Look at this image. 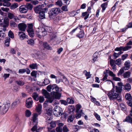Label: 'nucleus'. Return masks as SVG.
<instances>
[{
  "mask_svg": "<svg viewBox=\"0 0 132 132\" xmlns=\"http://www.w3.org/2000/svg\"><path fill=\"white\" fill-rule=\"evenodd\" d=\"M94 115L95 116L97 120L99 121L101 120L100 116L96 112H94Z\"/></svg>",
  "mask_w": 132,
  "mask_h": 132,
  "instance_id": "obj_42",
  "label": "nucleus"
},
{
  "mask_svg": "<svg viewBox=\"0 0 132 132\" xmlns=\"http://www.w3.org/2000/svg\"><path fill=\"white\" fill-rule=\"evenodd\" d=\"M18 26L19 30L22 31H24L27 27L26 24L24 23H19L18 25Z\"/></svg>",
  "mask_w": 132,
  "mask_h": 132,
  "instance_id": "obj_11",
  "label": "nucleus"
},
{
  "mask_svg": "<svg viewBox=\"0 0 132 132\" xmlns=\"http://www.w3.org/2000/svg\"><path fill=\"white\" fill-rule=\"evenodd\" d=\"M124 68H121L119 70L118 73V75L119 76L120 75H121L124 72Z\"/></svg>",
  "mask_w": 132,
  "mask_h": 132,
  "instance_id": "obj_53",
  "label": "nucleus"
},
{
  "mask_svg": "<svg viewBox=\"0 0 132 132\" xmlns=\"http://www.w3.org/2000/svg\"><path fill=\"white\" fill-rule=\"evenodd\" d=\"M11 26L12 28L15 27L17 26V24L14 22L13 21H11L10 22Z\"/></svg>",
  "mask_w": 132,
  "mask_h": 132,
  "instance_id": "obj_43",
  "label": "nucleus"
},
{
  "mask_svg": "<svg viewBox=\"0 0 132 132\" xmlns=\"http://www.w3.org/2000/svg\"><path fill=\"white\" fill-rule=\"evenodd\" d=\"M42 107V105L40 104H38L36 107V110L38 113V114H37L38 115L40 114L41 113Z\"/></svg>",
  "mask_w": 132,
  "mask_h": 132,
  "instance_id": "obj_17",
  "label": "nucleus"
},
{
  "mask_svg": "<svg viewBox=\"0 0 132 132\" xmlns=\"http://www.w3.org/2000/svg\"><path fill=\"white\" fill-rule=\"evenodd\" d=\"M32 97L35 100H37L38 99V95L36 93L33 94Z\"/></svg>",
  "mask_w": 132,
  "mask_h": 132,
  "instance_id": "obj_40",
  "label": "nucleus"
},
{
  "mask_svg": "<svg viewBox=\"0 0 132 132\" xmlns=\"http://www.w3.org/2000/svg\"><path fill=\"white\" fill-rule=\"evenodd\" d=\"M18 35L20 39L23 40L27 38V36H26L25 33L23 32L19 31L18 32Z\"/></svg>",
  "mask_w": 132,
  "mask_h": 132,
  "instance_id": "obj_16",
  "label": "nucleus"
},
{
  "mask_svg": "<svg viewBox=\"0 0 132 132\" xmlns=\"http://www.w3.org/2000/svg\"><path fill=\"white\" fill-rule=\"evenodd\" d=\"M74 114L70 116L67 119V121L68 122H72L74 120Z\"/></svg>",
  "mask_w": 132,
  "mask_h": 132,
  "instance_id": "obj_27",
  "label": "nucleus"
},
{
  "mask_svg": "<svg viewBox=\"0 0 132 132\" xmlns=\"http://www.w3.org/2000/svg\"><path fill=\"white\" fill-rule=\"evenodd\" d=\"M121 63L122 59H119L116 60L115 63L119 66L121 64Z\"/></svg>",
  "mask_w": 132,
  "mask_h": 132,
  "instance_id": "obj_35",
  "label": "nucleus"
},
{
  "mask_svg": "<svg viewBox=\"0 0 132 132\" xmlns=\"http://www.w3.org/2000/svg\"><path fill=\"white\" fill-rule=\"evenodd\" d=\"M107 3H104L101 4V6L102 8V12H103L105 10L106 8L107 7Z\"/></svg>",
  "mask_w": 132,
  "mask_h": 132,
  "instance_id": "obj_36",
  "label": "nucleus"
},
{
  "mask_svg": "<svg viewBox=\"0 0 132 132\" xmlns=\"http://www.w3.org/2000/svg\"><path fill=\"white\" fill-rule=\"evenodd\" d=\"M33 25L32 24H28L27 31L28 33L29 36L31 37H33L34 36V33L33 29Z\"/></svg>",
  "mask_w": 132,
  "mask_h": 132,
  "instance_id": "obj_7",
  "label": "nucleus"
},
{
  "mask_svg": "<svg viewBox=\"0 0 132 132\" xmlns=\"http://www.w3.org/2000/svg\"><path fill=\"white\" fill-rule=\"evenodd\" d=\"M19 12L22 13H26L28 11V9L25 5H23L20 6L19 8Z\"/></svg>",
  "mask_w": 132,
  "mask_h": 132,
  "instance_id": "obj_10",
  "label": "nucleus"
},
{
  "mask_svg": "<svg viewBox=\"0 0 132 132\" xmlns=\"http://www.w3.org/2000/svg\"><path fill=\"white\" fill-rule=\"evenodd\" d=\"M63 81V80L59 78L58 77L55 79V82L57 84H59L60 82H62Z\"/></svg>",
  "mask_w": 132,
  "mask_h": 132,
  "instance_id": "obj_46",
  "label": "nucleus"
},
{
  "mask_svg": "<svg viewBox=\"0 0 132 132\" xmlns=\"http://www.w3.org/2000/svg\"><path fill=\"white\" fill-rule=\"evenodd\" d=\"M120 89L118 88L117 87L114 88V86L113 85L112 89L109 91L108 94V95L109 99L111 100H113L118 98L119 93H120Z\"/></svg>",
  "mask_w": 132,
  "mask_h": 132,
  "instance_id": "obj_3",
  "label": "nucleus"
},
{
  "mask_svg": "<svg viewBox=\"0 0 132 132\" xmlns=\"http://www.w3.org/2000/svg\"><path fill=\"white\" fill-rule=\"evenodd\" d=\"M120 106L122 110H125L126 109V107L125 105L123 103H121L120 104Z\"/></svg>",
  "mask_w": 132,
  "mask_h": 132,
  "instance_id": "obj_57",
  "label": "nucleus"
},
{
  "mask_svg": "<svg viewBox=\"0 0 132 132\" xmlns=\"http://www.w3.org/2000/svg\"><path fill=\"white\" fill-rule=\"evenodd\" d=\"M130 74L131 72H130L129 71H126L123 73V76L124 78H128L130 76Z\"/></svg>",
  "mask_w": 132,
  "mask_h": 132,
  "instance_id": "obj_23",
  "label": "nucleus"
},
{
  "mask_svg": "<svg viewBox=\"0 0 132 132\" xmlns=\"http://www.w3.org/2000/svg\"><path fill=\"white\" fill-rule=\"evenodd\" d=\"M31 75L32 76L34 77H36V72L35 71H33L31 73Z\"/></svg>",
  "mask_w": 132,
  "mask_h": 132,
  "instance_id": "obj_64",
  "label": "nucleus"
},
{
  "mask_svg": "<svg viewBox=\"0 0 132 132\" xmlns=\"http://www.w3.org/2000/svg\"><path fill=\"white\" fill-rule=\"evenodd\" d=\"M40 43L45 48L47 49L51 50L52 49L51 47H50L49 45L45 42H42Z\"/></svg>",
  "mask_w": 132,
  "mask_h": 132,
  "instance_id": "obj_19",
  "label": "nucleus"
},
{
  "mask_svg": "<svg viewBox=\"0 0 132 132\" xmlns=\"http://www.w3.org/2000/svg\"><path fill=\"white\" fill-rule=\"evenodd\" d=\"M63 82L64 84L66 85H68L69 84V82L66 77L65 76H63Z\"/></svg>",
  "mask_w": 132,
  "mask_h": 132,
  "instance_id": "obj_41",
  "label": "nucleus"
},
{
  "mask_svg": "<svg viewBox=\"0 0 132 132\" xmlns=\"http://www.w3.org/2000/svg\"><path fill=\"white\" fill-rule=\"evenodd\" d=\"M106 72L109 73L110 76L112 77H113L115 76V75L111 71H109L108 70H106Z\"/></svg>",
  "mask_w": 132,
  "mask_h": 132,
  "instance_id": "obj_37",
  "label": "nucleus"
},
{
  "mask_svg": "<svg viewBox=\"0 0 132 132\" xmlns=\"http://www.w3.org/2000/svg\"><path fill=\"white\" fill-rule=\"evenodd\" d=\"M69 109L70 112L74 113V107L73 105H70L69 106Z\"/></svg>",
  "mask_w": 132,
  "mask_h": 132,
  "instance_id": "obj_48",
  "label": "nucleus"
},
{
  "mask_svg": "<svg viewBox=\"0 0 132 132\" xmlns=\"http://www.w3.org/2000/svg\"><path fill=\"white\" fill-rule=\"evenodd\" d=\"M38 114L37 113H34L32 117V120L34 124L35 125L31 129V130L33 132H34L37 129V127L36 125L37 124V118Z\"/></svg>",
  "mask_w": 132,
  "mask_h": 132,
  "instance_id": "obj_5",
  "label": "nucleus"
},
{
  "mask_svg": "<svg viewBox=\"0 0 132 132\" xmlns=\"http://www.w3.org/2000/svg\"><path fill=\"white\" fill-rule=\"evenodd\" d=\"M123 89L127 91H129L131 89V86L129 84H126L124 86V88Z\"/></svg>",
  "mask_w": 132,
  "mask_h": 132,
  "instance_id": "obj_22",
  "label": "nucleus"
},
{
  "mask_svg": "<svg viewBox=\"0 0 132 132\" xmlns=\"http://www.w3.org/2000/svg\"><path fill=\"white\" fill-rule=\"evenodd\" d=\"M125 98L128 101H131L132 98L131 94L129 93H127L126 94Z\"/></svg>",
  "mask_w": 132,
  "mask_h": 132,
  "instance_id": "obj_31",
  "label": "nucleus"
},
{
  "mask_svg": "<svg viewBox=\"0 0 132 132\" xmlns=\"http://www.w3.org/2000/svg\"><path fill=\"white\" fill-rule=\"evenodd\" d=\"M5 34L2 31L0 30V40L3 38L5 36Z\"/></svg>",
  "mask_w": 132,
  "mask_h": 132,
  "instance_id": "obj_50",
  "label": "nucleus"
},
{
  "mask_svg": "<svg viewBox=\"0 0 132 132\" xmlns=\"http://www.w3.org/2000/svg\"><path fill=\"white\" fill-rule=\"evenodd\" d=\"M62 110L61 107L58 106L55 107L53 110V113L56 117H59L62 114Z\"/></svg>",
  "mask_w": 132,
  "mask_h": 132,
  "instance_id": "obj_6",
  "label": "nucleus"
},
{
  "mask_svg": "<svg viewBox=\"0 0 132 132\" xmlns=\"http://www.w3.org/2000/svg\"><path fill=\"white\" fill-rule=\"evenodd\" d=\"M60 12V9L58 8H54L51 10L49 13V16H52L54 14H57Z\"/></svg>",
  "mask_w": 132,
  "mask_h": 132,
  "instance_id": "obj_8",
  "label": "nucleus"
},
{
  "mask_svg": "<svg viewBox=\"0 0 132 132\" xmlns=\"http://www.w3.org/2000/svg\"><path fill=\"white\" fill-rule=\"evenodd\" d=\"M25 113L26 116L27 117H29L31 114V112L29 110H27Z\"/></svg>",
  "mask_w": 132,
  "mask_h": 132,
  "instance_id": "obj_44",
  "label": "nucleus"
},
{
  "mask_svg": "<svg viewBox=\"0 0 132 132\" xmlns=\"http://www.w3.org/2000/svg\"><path fill=\"white\" fill-rule=\"evenodd\" d=\"M68 102L70 104H73L74 103V101L73 99L68 98L67 99Z\"/></svg>",
  "mask_w": 132,
  "mask_h": 132,
  "instance_id": "obj_60",
  "label": "nucleus"
},
{
  "mask_svg": "<svg viewBox=\"0 0 132 132\" xmlns=\"http://www.w3.org/2000/svg\"><path fill=\"white\" fill-rule=\"evenodd\" d=\"M10 106V103L9 101H7L2 105L0 103V112L2 114L5 113L8 110Z\"/></svg>",
  "mask_w": 132,
  "mask_h": 132,
  "instance_id": "obj_4",
  "label": "nucleus"
},
{
  "mask_svg": "<svg viewBox=\"0 0 132 132\" xmlns=\"http://www.w3.org/2000/svg\"><path fill=\"white\" fill-rule=\"evenodd\" d=\"M43 9L40 5L37 6L34 8L35 12L36 13H39L41 12Z\"/></svg>",
  "mask_w": 132,
  "mask_h": 132,
  "instance_id": "obj_18",
  "label": "nucleus"
},
{
  "mask_svg": "<svg viewBox=\"0 0 132 132\" xmlns=\"http://www.w3.org/2000/svg\"><path fill=\"white\" fill-rule=\"evenodd\" d=\"M40 54V52L39 51L34 50V52L31 54V55L34 58H37L39 56Z\"/></svg>",
  "mask_w": 132,
  "mask_h": 132,
  "instance_id": "obj_14",
  "label": "nucleus"
},
{
  "mask_svg": "<svg viewBox=\"0 0 132 132\" xmlns=\"http://www.w3.org/2000/svg\"><path fill=\"white\" fill-rule=\"evenodd\" d=\"M47 9L46 8L43 9L42 11L39 13V18L41 19L45 18V15L44 13L45 12H47Z\"/></svg>",
  "mask_w": 132,
  "mask_h": 132,
  "instance_id": "obj_12",
  "label": "nucleus"
},
{
  "mask_svg": "<svg viewBox=\"0 0 132 132\" xmlns=\"http://www.w3.org/2000/svg\"><path fill=\"white\" fill-rule=\"evenodd\" d=\"M131 46H126L125 47L121 46L119 47H117L115 49V50L120 51L122 50H123V51H125L131 48Z\"/></svg>",
  "mask_w": 132,
  "mask_h": 132,
  "instance_id": "obj_9",
  "label": "nucleus"
},
{
  "mask_svg": "<svg viewBox=\"0 0 132 132\" xmlns=\"http://www.w3.org/2000/svg\"><path fill=\"white\" fill-rule=\"evenodd\" d=\"M84 36V34L82 32H80L77 35V37L79 38H82Z\"/></svg>",
  "mask_w": 132,
  "mask_h": 132,
  "instance_id": "obj_52",
  "label": "nucleus"
},
{
  "mask_svg": "<svg viewBox=\"0 0 132 132\" xmlns=\"http://www.w3.org/2000/svg\"><path fill=\"white\" fill-rule=\"evenodd\" d=\"M32 104V101L30 98L27 99L26 101V105L28 108H31Z\"/></svg>",
  "mask_w": 132,
  "mask_h": 132,
  "instance_id": "obj_13",
  "label": "nucleus"
},
{
  "mask_svg": "<svg viewBox=\"0 0 132 132\" xmlns=\"http://www.w3.org/2000/svg\"><path fill=\"white\" fill-rule=\"evenodd\" d=\"M25 6L28 9H28L31 10L33 8V6L31 4L29 3H27Z\"/></svg>",
  "mask_w": 132,
  "mask_h": 132,
  "instance_id": "obj_34",
  "label": "nucleus"
},
{
  "mask_svg": "<svg viewBox=\"0 0 132 132\" xmlns=\"http://www.w3.org/2000/svg\"><path fill=\"white\" fill-rule=\"evenodd\" d=\"M8 34L9 36L11 38H13L14 37V34L11 30L9 31Z\"/></svg>",
  "mask_w": 132,
  "mask_h": 132,
  "instance_id": "obj_55",
  "label": "nucleus"
},
{
  "mask_svg": "<svg viewBox=\"0 0 132 132\" xmlns=\"http://www.w3.org/2000/svg\"><path fill=\"white\" fill-rule=\"evenodd\" d=\"M76 112L77 113L76 115V118L77 119L81 117V113L84 114L82 112V110H80L79 112Z\"/></svg>",
  "mask_w": 132,
  "mask_h": 132,
  "instance_id": "obj_21",
  "label": "nucleus"
},
{
  "mask_svg": "<svg viewBox=\"0 0 132 132\" xmlns=\"http://www.w3.org/2000/svg\"><path fill=\"white\" fill-rule=\"evenodd\" d=\"M50 82V80L48 79H46L44 80L43 83V85L44 86L46 85L49 84Z\"/></svg>",
  "mask_w": 132,
  "mask_h": 132,
  "instance_id": "obj_39",
  "label": "nucleus"
},
{
  "mask_svg": "<svg viewBox=\"0 0 132 132\" xmlns=\"http://www.w3.org/2000/svg\"><path fill=\"white\" fill-rule=\"evenodd\" d=\"M89 13H88L87 12H83L82 13V17L85 16L84 19L85 20L87 19L89 17Z\"/></svg>",
  "mask_w": 132,
  "mask_h": 132,
  "instance_id": "obj_28",
  "label": "nucleus"
},
{
  "mask_svg": "<svg viewBox=\"0 0 132 132\" xmlns=\"http://www.w3.org/2000/svg\"><path fill=\"white\" fill-rule=\"evenodd\" d=\"M18 6V4L16 3H15L11 5V9H14L17 7Z\"/></svg>",
  "mask_w": 132,
  "mask_h": 132,
  "instance_id": "obj_45",
  "label": "nucleus"
},
{
  "mask_svg": "<svg viewBox=\"0 0 132 132\" xmlns=\"http://www.w3.org/2000/svg\"><path fill=\"white\" fill-rule=\"evenodd\" d=\"M29 67L31 69H34L37 68V65L36 63H33L30 64L29 65Z\"/></svg>",
  "mask_w": 132,
  "mask_h": 132,
  "instance_id": "obj_32",
  "label": "nucleus"
},
{
  "mask_svg": "<svg viewBox=\"0 0 132 132\" xmlns=\"http://www.w3.org/2000/svg\"><path fill=\"white\" fill-rule=\"evenodd\" d=\"M46 114L49 116H50L52 113V109L50 108L47 109L46 111Z\"/></svg>",
  "mask_w": 132,
  "mask_h": 132,
  "instance_id": "obj_54",
  "label": "nucleus"
},
{
  "mask_svg": "<svg viewBox=\"0 0 132 132\" xmlns=\"http://www.w3.org/2000/svg\"><path fill=\"white\" fill-rule=\"evenodd\" d=\"M50 125L52 128L56 126V123L55 122H51L50 123Z\"/></svg>",
  "mask_w": 132,
  "mask_h": 132,
  "instance_id": "obj_59",
  "label": "nucleus"
},
{
  "mask_svg": "<svg viewBox=\"0 0 132 132\" xmlns=\"http://www.w3.org/2000/svg\"><path fill=\"white\" fill-rule=\"evenodd\" d=\"M116 61L112 59L110 60V64L111 66L115 65V63Z\"/></svg>",
  "mask_w": 132,
  "mask_h": 132,
  "instance_id": "obj_63",
  "label": "nucleus"
},
{
  "mask_svg": "<svg viewBox=\"0 0 132 132\" xmlns=\"http://www.w3.org/2000/svg\"><path fill=\"white\" fill-rule=\"evenodd\" d=\"M27 44L30 45H33L35 43L34 41L32 39H29L27 41Z\"/></svg>",
  "mask_w": 132,
  "mask_h": 132,
  "instance_id": "obj_26",
  "label": "nucleus"
},
{
  "mask_svg": "<svg viewBox=\"0 0 132 132\" xmlns=\"http://www.w3.org/2000/svg\"><path fill=\"white\" fill-rule=\"evenodd\" d=\"M83 73L86 77L87 79L90 78L91 77V75L90 74L89 72H87L86 70H85L83 72Z\"/></svg>",
  "mask_w": 132,
  "mask_h": 132,
  "instance_id": "obj_24",
  "label": "nucleus"
},
{
  "mask_svg": "<svg viewBox=\"0 0 132 132\" xmlns=\"http://www.w3.org/2000/svg\"><path fill=\"white\" fill-rule=\"evenodd\" d=\"M10 40V39L8 37H7L5 40V45L7 47L9 46V45Z\"/></svg>",
  "mask_w": 132,
  "mask_h": 132,
  "instance_id": "obj_33",
  "label": "nucleus"
},
{
  "mask_svg": "<svg viewBox=\"0 0 132 132\" xmlns=\"http://www.w3.org/2000/svg\"><path fill=\"white\" fill-rule=\"evenodd\" d=\"M43 93L44 96L47 98L46 101L43 104V107L45 108L47 107L48 102L51 103L54 101V98L59 99L61 96L60 94L57 92H52L51 94L50 95L47 91L44 89L43 90Z\"/></svg>",
  "mask_w": 132,
  "mask_h": 132,
  "instance_id": "obj_1",
  "label": "nucleus"
},
{
  "mask_svg": "<svg viewBox=\"0 0 132 132\" xmlns=\"http://www.w3.org/2000/svg\"><path fill=\"white\" fill-rule=\"evenodd\" d=\"M14 15L13 14L10 13H8L7 14L8 17L10 19H12L13 18Z\"/></svg>",
  "mask_w": 132,
  "mask_h": 132,
  "instance_id": "obj_56",
  "label": "nucleus"
},
{
  "mask_svg": "<svg viewBox=\"0 0 132 132\" xmlns=\"http://www.w3.org/2000/svg\"><path fill=\"white\" fill-rule=\"evenodd\" d=\"M62 9L64 11H68L67 6L66 5L62 6Z\"/></svg>",
  "mask_w": 132,
  "mask_h": 132,
  "instance_id": "obj_62",
  "label": "nucleus"
},
{
  "mask_svg": "<svg viewBox=\"0 0 132 132\" xmlns=\"http://www.w3.org/2000/svg\"><path fill=\"white\" fill-rule=\"evenodd\" d=\"M16 82L18 85L21 86H22L24 84V82L20 80L16 81Z\"/></svg>",
  "mask_w": 132,
  "mask_h": 132,
  "instance_id": "obj_49",
  "label": "nucleus"
},
{
  "mask_svg": "<svg viewBox=\"0 0 132 132\" xmlns=\"http://www.w3.org/2000/svg\"><path fill=\"white\" fill-rule=\"evenodd\" d=\"M124 67H123L125 70H128L130 68V62L129 61H126L124 64Z\"/></svg>",
  "mask_w": 132,
  "mask_h": 132,
  "instance_id": "obj_15",
  "label": "nucleus"
},
{
  "mask_svg": "<svg viewBox=\"0 0 132 132\" xmlns=\"http://www.w3.org/2000/svg\"><path fill=\"white\" fill-rule=\"evenodd\" d=\"M26 71V69H19V73H23Z\"/></svg>",
  "mask_w": 132,
  "mask_h": 132,
  "instance_id": "obj_51",
  "label": "nucleus"
},
{
  "mask_svg": "<svg viewBox=\"0 0 132 132\" xmlns=\"http://www.w3.org/2000/svg\"><path fill=\"white\" fill-rule=\"evenodd\" d=\"M76 112H79V110L80 109L81 107V106L80 104H77L76 106Z\"/></svg>",
  "mask_w": 132,
  "mask_h": 132,
  "instance_id": "obj_47",
  "label": "nucleus"
},
{
  "mask_svg": "<svg viewBox=\"0 0 132 132\" xmlns=\"http://www.w3.org/2000/svg\"><path fill=\"white\" fill-rule=\"evenodd\" d=\"M52 30L51 27L47 26L38 28L36 30V34L38 37L40 38L47 34V32H51Z\"/></svg>",
  "mask_w": 132,
  "mask_h": 132,
  "instance_id": "obj_2",
  "label": "nucleus"
},
{
  "mask_svg": "<svg viewBox=\"0 0 132 132\" xmlns=\"http://www.w3.org/2000/svg\"><path fill=\"white\" fill-rule=\"evenodd\" d=\"M128 56V54H123L122 56V59H122V60H124Z\"/></svg>",
  "mask_w": 132,
  "mask_h": 132,
  "instance_id": "obj_61",
  "label": "nucleus"
},
{
  "mask_svg": "<svg viewBox=\"0 0 132 132\" xmlns=\"http://www.w3.org/2000/svg\"><path fill=\"white\" fill-rule=\"evenodd\" d=\"M123 53V52L121 51H120L118 53H114L113 54V56H114V59H116L121 54Z\"/></svg>",
  "mask_w": 132,
  "mask_h": 132,
  "instance_id": "obj_38",
  "label": "nucleus"
},
{
  "mask_svg": "<svg viewBox=\"0 0 132 132\" xmlns=\"http://www.w3.org/2000/svg\"><path fill=\"white\" fill-rule=\"evenodd\" d=\"M55 89V90L56 91H59V89H60L61 91L62 90V89L61 88H59L56 84H54L53 85L52 90H53Z\"/></svg>",
  "mask_w": 132,
  "mask_h": 132,
  "instance_id": "obj_30",
  "label": "nucleus"
},
{
  "mask_svg": "<svg viewBox=\"0 0 132 132\" xmlns=\"http://www.w3.org/2000/svg\"><path fill=\"white\" fill-rule=\"evenodd\" d=\"M118 86H114V88H118L120 89V92L121 93L122 90V86H123L122 83V82H119L118 83Z\"/></svg>",
  "mask_w": 132,
  "mask_h": 132,
  "instance_id": "obj_29",
  "label": "nucleus"
},
{
  "mask_svg": "<svg viewBox=\"0 0 132 132\" xmlns=\"http://www.w3.org/2000/svg\"><path fill=\"white\" fill-rule=\"evenodd\" d=\"M123 122H127L131 123L132 124V118L130 117L129 116L126 117V119L123 121Z\"/></svg>",
  "mask_w": 132,
  "mask_h": 132,
  "instance_id": "obj_20",
  "label": "nucleus"
},
{
  "mask_svg": "<svg viewBox=\"0 0 132 132\" xmlns=\"http://www.w3.org/2000/svg\"><path fill=\"white\" fill-rule=\"evenodd\" d=\"M11 0H4V3L3 4V6L6 7H8L10 5L11 3L9 2Z\"/></svg>",
  "mask_w": 132,
  "mask_h": 132,
  "instance_id": "obj_25",
  "label": "nucleus"
},
{
  "mask_svg": "<svg viewBox=\"0 0 132 132\" xmlns=\"http://www.w3.org/2000/svg\"><path fill=\"white\" fill-rule=\"evenodd\" d=\"M56 130L57 132H62V127H58L56 128Z\"/></svg>",
  "mask_w": 132,
  "mask_h": 132,
  "instance_id": "obj_58",
  "label": "nucleus"
}]
</instances>
